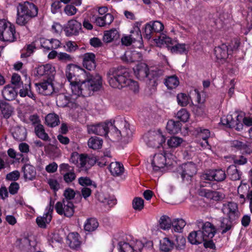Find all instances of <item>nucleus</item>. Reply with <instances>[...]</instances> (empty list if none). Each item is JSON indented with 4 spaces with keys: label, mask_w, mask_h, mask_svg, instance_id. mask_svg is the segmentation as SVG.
<instances>
[{
    "label": "nucleus",
    "mask_w": 252,
    "mask_h": 252,
    "mask_svg": "<svg viewBox=\"0 0 252 252\" xmlns=\"http://www.w3.org/2000/svg\"><path fill=\"white\" fill-rule=\"evenodd\" d=\"M159 43L162 44H166L169 50H170L171 47L173 46L174 42L169 37L162 34L159 37Z\"/></svg>",
    "instance_id": "nucleus-52"
},
{
    "label": "nucleus",
    "mask_w": 252,
    "mask_h": 252,
    "mask_svg": "<svg viewBox=\"0 0 252 252\" xmlns=\"http://www.w3.org/2000/svg\"><path fill=\"white\" fill-rule=\"evenodd\" d=\"M189 115L185 109H182L176 114V117L178 119L183 122H187L189 119Z\"/></svg>",
    "instance_id": "nucleus-55"
},
{
    "label": "nucleus",
    "mask_w": 252,
    "mask_h": 252,
    "mask_svg": "<svg viewBox=\"0 0 252 252\" xmlns=\"http://www.w3.org/2000/svg\"><path fill=\"white\" fill-rule=\"evenodd\" d=\"M2 95L5 100L11 101L15 99L17 96V93L13 87L7 85L3 88Z\"/></svg>",
    "instance_id": "nucleus-28"
},
{
    "label": "nucleus",
    "mask_w": 252,
    "mask_h": 252,
    "mask_svg": "<svg viewBox=\"0 0 252 252\" xmlns=\"http://www.w3.org/2000/svg\"><path fill=\"white\" fill-rule=\"evenodd\" d=\"M134 74L139 80H144L146 78L149 77L151 79L150 76L154 77L158 75L157 71L152 70L149 71L148 65L144 63L138 64L134 69Z\"/></svg>",
    "instance_id": "nucleus-7"
},
{
    "label": "nucleus",
    "mask_w": 252,
    "mask_h": 252,
    "mask_svg": "<svg viewBox=\"0 0 252 252\" xmlns=\"http://www.w3.org/2000/svg\"><path fill=\"white\" fill-rule=\"evenodd\" d=\"M186 223L183 219H178L172 222V226L175 232H180L185 226Z\"/></svg>",
    "instance_id": "nucleus-49"
},
{
    "label": "nucleus",
    "mask_w": 252,
    "mask_h": 252,
    "mask_svg": "<svg viewBox=\"0 0 252 252\" xmlns=\"http://www.w3.org/2000/svg\"><path fill=\"white\" fill-rule=\"evenodd\" d=\"M178 104L181 106H186L189 103V98L184 93H180L177 95Z\"/></svg>",
    "instance_id": "nucleus-50"
},
{
    "label": "nucleus",
    "mask_w": 252,
    "mask_h": 252,
    "mask_svg": "<svg viewBox=\"0 0 252 252\" xmlns=\"http://www.w3.org/2000/svg\"><path fill=\"white\" fill-rule=\"evenodd\" d=\"M128 82L126 84V87L129 88L130 90L136 93L139 91V85L137 82L129 78Z\"/></svg>",
    "instance_id": "nucleus-60"
},
{
    "label": "nucleus",
    "mask_w": 252,
    "mask_h": 252,
    "mask_svg": "<svg viewBox=\"0 0 252 252\" xmlns=\"http://www.w3.org/2000/svg\"><path fill=\"white\" fill-rule=\"evenodd\" d=\"M75 194V192L73 189L67 188L64 191L63 196H64V198L63 200L72 202L71 200L74 198Z\"/></svg>",
    "instance_id": "nucleus-58"
},
{
    "label": "nucleus",
    "mask_w": 252,
    "mask_h": 252,
    "mask_svg": "<svg viewBox=\"0 0 252 252\" xmlns=\"http://www.w3.org/2000/svg\"><path fill=\"white\" fill-rule=\"evenodd\" d=\"M183 142L182 138L178 137H172L167 141L168 145L172 148H176L179 146Z\"/></svg>",
    "instance_id": "nucleus-56"
},
{
    "label": "nucleus",
    "mask_w": 252,
    "mask_h": 252,
    "mask_svg": "<svg viewBox=\"0 0 252 252\" xmlns=\"http://www.w3.org/2000/svg\"><path fill=\"white\" fill-rule=\"evenodd\" d=\"M150 24L153 28L155 33H158L162 32L163 30L164 26L161 22L156 21L154 22H150Z\"/></svg>",
    "instance_id": "nucleus-59"
},
{
    "label": "nucleus",
    "mask_w": 252,
    "mask_h": 252,
    "mask_svg": "<svg viewBox=\"0 0 252 252\" xmlns=\"http://www.w3.org/2000/svg\"><path fill=\"white\" fill-rule=\"evenodd\" d=\"M67 244L72 249H76L81 245L79 234L77 232H71L67 236Z\"/></svg>",
    "instance_id": "nucleus-24"
},
{
    "label": "nucleus",
    "mask_w": 252,
    "mask_h": 252,
    "mask_svg": "<svg viewBox=\"0 0 252 252\" xmlns=\"http://www.w3.org/2000/svg\"><path fill=\"white\" fill-rule=\"evenodd\" d=\"M17 244L22 250L29 249L31 246H34V242L32 241V237H23L17 240Z\"/></svg>",
    "instance_id": "nucleus-34"
},
{
    "label": "nucleus",
    "mask_w": 252,
    "mask_h": 252,
    "mask_svg": "<svg viewBox=\"0 0 252 252\" xmlns=\"http://www.w3.org/2000/svg\"><path fill=\"white\" fill-rule=\"evenodd\" d=\"M57 213L66 217H72L74 213V206L72 202L63 200L57 202L55 206Z\"/></svg>",
    "instance_id": "nucleus-6"
},
{
    "label": "nucleus",
    "mask_w": 252,
    "mask_h": 252,
    "mask_svg": "<svg viewBox=\"0 0 252 252\" xmlns=\"http://www.w3.org/2000/svg\"><path fill=\"white\" fill-rule=\"evenodd\" d=\"M173 248V243L169 238H164L160 242V249L161 251L167 252Z\"/></svg>",
    "instance_id": "nucleus-46"
},
{
    "label": "nucleus",
    "mask_w": 252,
    "mask_h": 252,
    "mask_svg": "<svg viewBox=\"0 0 252 252\" xmlns=\"http://www.w3.org/2000/svg\"><path fill=\"white\" fill-rule=\"evenodd\" d=\"M45 122L47 125L50 127H55L60 122L59 116L54 113L48 114L45 117Z\"/></svg>",
    "instance_id": "nucleus-38"
},
{
    "label": "nucleus",
    "mask_w": 252,
    "mask_h": 252,
    "mask_svg": "<svg viewBox=\"0 0 252 252\" xmlns=\"http://www.w3.org/2000/svg\"><path fill=\"white\" fill-rule=\"evenodd\" d=\"M120 34L118 31L115 29H112L104 32L103 40L106 43H109L119 38Z\"/></svg>",
    "instance_id": "nucleus-29"
},
{
    "label": "nucleus",
    "mask_w": 252,
    "mask_h": 252,
    "mask_svg": "<svg viewBox=\"0 0 252 252\" xmlns=\"http://www.w3.org/2000/svg\"><path fill=\"white\" fill-rule=\"evenodd\" d=\"M113 20V16L110 13H106L103 16L96 17L95 23L98 26L104 27L111 24Z\"/></svg>",
    "instance_id": "nucleus-26"
},
{
    "label": "nucleus",
    "mask_w": 252,
    "mask_h": 252,
    "mask_svg": "<svg viewBox=\"0 0 252 252\" xmlns=\"http://www.w3.org/2000/svg\"><path fill=\"white\" fill-rule=\"evenodd\" d=\"M0 110L3 117L5 119L9 118L13 112L12 107L6 102L0 103Z\"/></svg>",
    "instance_id": "nucleus-36"
},
{
    "label": "nucleus",
    "mask_w": 252,
    "mask_h": 252,
    "mask_svg": "<svg viewBox=\"0 0 252 252\" xmlns=\"http://www.w3.org/2000/svg\"><path fill=\"white\" fill-rule=\"evenodd\" d=\"M226 177V174L225 171L221 169H218L212 170L208 174L203 175V178L210 181H216L217 182H222L224 181Z\"/></svg>",
    "instance_id": "nucleus-16"
},
{
    "label": "nucleus",
    "mask_w": 252,
    "mask_h": 252,
    "mask_svg": "<svg viewBox=\"0 0 252 252\" xmlns=\"http://www.w3.org/2000/svg\"><path fill=\"white\" fill-rule=\"evenodd\" d=\"M36 86L38 88L39 93L43 95H50L54 91L52 84L47 81L36 84Z\"/></svg>",
    "instance_id": "nucleus-25"
},
{
    "label": "nucleus",
    "mask_w": 252,
    "mask_h": 252,
    "mask_svg": "<svg viewBox=\"0 0 252 252\" xmlns=\"http://www.w3.org/2000/svg\"><path fill=\"white\" fill-rule=\"evenodd\" d=\"M24 173V178L26 180H32L35 178L36 172L35 168L32 165L27 164L22 167Z\"/></svg>",
    "instance_id": "nucleus-23"
},
{
    "label": "nucleus",
    "mask_w": 252,
    "mask_h": 252,
    "mask_svg": "<svg viewBox=\"0 0 252 252\" xmlns=\"http://www.w3.org/2000/svg\"><path fill=\"white\" fill-rule=\"evenodd\" d=\"M109 170L114 176H119L124 171L123 165L119 162H111L109 166Z\"/></svg>",
    "instance_id": "nucleus-30"
},
{
    "label": "nucleus",
    "mask_w": 252,
    "mask_h": 252,
    "mask_svg": "<svg viewBox=\"0 0 252 252\" xmlns=\"http://www.w3.org/2000/svg\"><path fill=\"white\" fill-rule=\"evenodd\" d=\"M50 47L48 48V50H55L61 47L62 43L61 41L55 38H51L50 39Z\"/></svg>",
    "instance_id": "nucleus-63"
},
{
    "label": "nucleus",
    "mask_w": 252,
    "mask_h": 252,
    "mask_svg": "<svg viewBox=\"0 0 252 252\" xmlns=\"http://www.w3.org/2000/svg\"><path fill=\"white\" fill-rule=\"evenodd\" d=\"M77 11V9L73 5L68 4L64 8V13L68 16H73Z\"/></svg>",
    "instance_id": "nucleus-62"
},
{
    "label": "nucleus",
    "mask_w": 252,
    "mask_h": 252,
    "mask_svg": "<svg viewBox=\"0 0 252 252\" xmlns=\"http://www.w3.org/2000/svg\"><path fill=\"white\" fill-rule=\"evenodd\" d=\"M221 211L230 220H236L239 217L237 204L233 202L223 204Z\"/></svg>",
    "instance_id": "nucleus-8"
},
{
    "label": "nucleus",
    "mask_w": 252,
    "mask_h": 252,
    "mask_svg": "<svg viewBox=\"0 0 252 252\" xmlns=\"http://www.w3.org/2000/svg\"><path fill=\"white\" fill-rule=\"evenodd\" d=\"M12 134L14 139L17 141H24L27 137V130L24 127L17 126L14 129Z\"/></svg>",
    "instance_id": "nucleus-32"
},
{
    "label": "nucleus",
    "mask_w": 252,
    "mask_h": 252,
    "mask_svg": "<svg viewBox=\"0 0 252 252\" xmlns=\"http://www.w3.org/2000/svg\"><path fill=\"white\" fill-rule=\"evenodd\" d=\"M188 240L191 244L197 245L203 242L205 239L202 235L201 230H199L190 232L188 236Z\"/></svg>",
    "instance_id": "nucleus-27"
},
{
    "label": "nucleus",
    "mask_w": 252,
    "mask_h": 252,
    "mask_svg": "<svg viewBox=\"0 0 252 252\" xmlns=\"http://www.w3.org/2000/svg\"><path fill=\"white\" fill-rule=\"evenodd\" d=\"M53 208V205L52 204L51 201H50L47 212L44 214L43 216L38 217L36 219V223L39 227L45 228L46 224L50 223L52 218V213Z\"/></svg>",
    "instance_id": "nucleus-15"
},
{
    "label": "nucleus",
    "mask_w": 252,
    "mask_h": 252,
    "mask_svg": "<svg viewBox=\"0 0 252 252\" xmlns=\"http://www.w3.org/2000/svg\"><path fill=\"white\" fill-rule=\"evenodd\" d=\"M35 49V44L33 43L27 45L23 50V52L21 55V58H27L30 56L34 52Z\"/></svg>",
    "instance_id": "nucleus-51"
},
{
    "label": "nucleus",
    "mask_w": 252,
    "mask_h": 252,
    "mask_svg": "<svg viewBox=\"0 0 252 252\" xmlns=\"http://www.w3.org/2000/svg\"><path fill=\"white\" fill-rule=\"evenodd\" d=\"M164 84L168 89H173L179 85V81L176 76L172 75L165 79Z\"/></svg>",
    "instance_id": "nucleus-43"
},
{
    "label": "nucleus",
    "mask_w": 252,
    "mask_h": 252,
    "mask_svg": "<svg viewBox=\"0 0 252 252\" xmlns=\"http://www.w3.org/2000/svg\"><path fill=\"white\" fill-rule=\"evenodd\" d=\"M136 32L137 35V37L136 38L134 37L132 35L126 36L123 37L121 39L122 44L126 46H128L130 45L133 41L138 39V38H141V35L140 34V32L139 30H138Z\"/></svg>",
    "instance_id": "nucleus-48"
},
{
    "label": "nucleus",
    "mask_w": 252,
    "mask_h": 252,
    "mask_svg": "<svg viewBox=\"0 0 252 252\" xmlns=\"http://www.w3.org/2000/svg\"><path fill=\"white\" fill-rule=\"evenodd\" d=\"M98 199L99 201L106 203L109 206L112 207L116 203V199L114 198H107L104 196L103 194L98 195Z\"/></svg>",
    "instance_id": "nucleus-57"
},
{
    "label": "nucleus",
    "mask_w": 252,
    "mask_h": 252,
    "mask_svg": "<svg viewBox=\"0 0 252 252\" xmlns=\"http://www.w3.org/2000/svg\"><path fill=\"white\" fill-rule=\"evenodd\" d=\"M35 132L36 135L43 140L48 141L50 139L48 134L45 131L43 126L41 124H38L35 126Z\"/></svg>",
    "instance_id": "nucleus-45"
},
{
    "label": "nucleus",
    "mask_w": 252,
    "mask_h": 252,
    "mask_svg": "<svg viewBox=\"0 0 252 252\" xmlns=\"http://www.w3.org/2000/svg\"><path fill=\"white\" fill-rule=\"evenodd\" d=\"M178 171L183 180H188L195 175L197 171L195 164L190 162L182 164Z\"/></svg>",
    "instance_id": "nucleus-12"
},
{
    "label": "nucleus",
    "mask_w": 252,
    "mask_h": 252,
    "mask_svg": "<svg viewBox=\"0 0 252 252\" xmlns=\"http://www.w3.org/2000/svg\"><path fill=\"white\" fill-rule=\"evenodd\" d=\"M231 146L232 148L237 150L240 151L242 153L250 154L252 153V150L250 148L251 144L248 142H243L237 140H235L231 142Z\"/></svg>",
    "instance_id": "nucleus-19"
},
{
    "label": "nucleus",
    "mask_w": 252,
    "mask_h": 252,
    "mask_svg": "<svg viewBox=\"0 0 252 252\" xmlns=\"http://www.w3.org/2000/svg\"><path fill=\"white\" fill-rule=\"evenodd\" d=\"M60 169L61 174L63 175V179L67 184H69L74 181L76 175L73 167L68 164L62 163L60 165Z\"/></svg>",
    "instance_id": "nucleus-9"
},
{
    "label": "nucleus",
    "mask_w": 252,
    "mask_h": 252,
    "mask_svg": "<svg viewBox=\"0 0 252 252\" xmlns=\"http://www.w3.org/2000/svg\"><path fill=\"white\" fill-rule=\"evenodd\" d=\"M181 124L179 121L170 120L167 123L166 129L169 133H178L181 130Z\"/></svg>",
    "instance_id": "nucleus-31"
},
{
    "label": "nucleus",
    "mask_w": 252,
    "mask_h": 252,
    "mask_svg": "<svg viewBox=\"0 0 252 252\" xmlns=\"http://www.w3.org/2000/svg\"><path fill=\"white\" fill-rule=\"evenodd\" d=\"M186 45L184 43L183 44H174L170 48V51L172 53H184L186 52Z\"/></svg>",
    "instance_id": "nucleus-53"
},
{
    "label": "nucleus",
    "mask_w": 252,
    "mask_h": 252,
    "mask_svg": "<svg viewBox=\"0 0 252 252\" xmlns=\"http://www.w3.org/2000/svg\"><path fill=\"white\" fill-rule=\"evenodd\" d=\"M144 140L148 146L158 148L165 143V138L160 130H152L145 135Z\"/></svg>",
    "instance_id": "nucleus-4"
},
{
    "label": "nucleus",
    "mask_w": 252,
    "mask_h": 252,
    "mask_svg": "<svg viewBox=\"0 0 252 252\" xmlns=\"http://www.w3.org/2000/svg\"><path fill=\"white\" fill-rule=\"evenodd\" d=\"M231 53V50H229L228 46L225 44H222L214 49V54L218 62L225 61Z\"/></svg>",
    "instance_id": "nucleus-14"
},
{
    "label": "nucleus",
    "mask_w": 252,
    "mask_h": 252,
    "mask_svg": "<svg viewBox=\"0 0 252 252\" xmlns=\"http://www.w3.org/2000/svg\"><path fill=\"white\" fill-rule=\"evenodd\" d=\"M204 196L208 199L219 201L225 198V195L219 191L207 190L204 191Z\"/></svg>",
    "instance_id": "nucleus-33"
},
{
    "label": "nucleus",
    "mask_w": 252,
    "mask_h": 252,
    "mask_svg": "<svg viewBox=\"0 0 252 252\" xmlns=\"http://www.w3.org/2000/svg\"><path fill=\"white\" fill-rule=\"evenodd\" d=\"M109 85L114 88L121 89L125 87L129 81L130 73L128 69L120 67L112 68L107 73Z\"/></svg>",
    "instance_id": "nucleus-2"
},
{
    "label": "nucleus",
    "mask_w": 252,
    "mask_h": 252,
    "mask_svg": "<svg viewBox=\"0 0 252 252\" xmlns=\"http://www.w3.org/2000/svg\"><path fill=\"white\" fill-rule=\"evenodd\" d=\"M132 206L134 210L141 211L144 208V200L140 197H135L132 201Z\"/></svg>",
    "instance_id": "nucleus-54"
},
{
    "label": "nucleus",
    "mask_w": 252,
    "mask_h": 252,
    "mask_svg": "<svg viewBox=\"0 0 252 252\" xmlns=\"http://www.w3.org/2000/svg\"><path fill=\"white\" fill-rule=\"evenodd\" d=\"M83 65L89 70H94L96 66L95 55L92 53H87L84 54Z\"/></svg>",
    "instance_id": "nucleus-20"
},
{
    "label": "nucleus",
    "mask_w": 252,
    "mask_h": 252,
    "mask_svg": "<svg viewBox=\"0 0 252 252\" xmlns=\"http://www.w3.org/2000/svg\"><path fill=\"white\" fill-rule=\"evenodd\" d=\"M58 60L62 62L67 63L72 62L73 58L66 53L60 52L58 55Z\"/></svg>",
    "instance_id": "nucleus-61"
},
{
    "label": "nucleus",
    "mask_w": 252,
    "mask_h": 252,
    "mask_svg": "<svg viewBox=\"0 0 252 252\" xmlns=\"http://www.w3.org/2000/svg\"><path fill=\"white\" fill-rule=\"evenodd\" d=\"M119 252H134V251L141 252L144 246L140 241H137L135 245L132 247L128 243L120 242L118 244Z\"/></svg>",
    "instance_id": "nucleus-17"
},
{
    "label": "nucleus",
    "mask_w": 252,
    "mask_h": 252,
    "mask_svg": "<svg viewBox=\"0 0 252 252\" xmlns=\"http://www.w3.org/2000/svg\"><path fill=\"white\" fill-rule=\"evenodd\" d=\"M36 73L39 76L47 75L50 78L55 74V69L50 64L40 65L36 69Z\"/></svg>",
    "instance_id": "nucleus-21"
},
{
    "label": "nucleus",
    "mask_w": 252,
    "mask_h": 252,
    "mask_svg": "<svg viewBox=\"0 0 252 252\" xmlns=\"http://www.w3.org/2000/svg\"><path fill=\"white\" fill-rule=\"evenodd\" d=\"M172 221L169 217L167 216H162L159 220V225L160 228L165 230L171 227Z\"/></svg>",
    "instance_id": "nucleus-47"
},
{
    "label": "nucleus",
    "mask_w": 252,
    "mask_h": 252,
    "mask_svg": "<svg viewBox=\"0 0 252 252\" xmlns=\"http://www.w3.org/2000/svg\"><path fill=\"white\" fill-rule=\"evenodd\" d=\"M85 72L84 69L75 64H68L66 67L65 75L73 92L72 100L77 96H90L94 92L99 91L102 87L101 77L98 74L91 76L84 81H78L77 78L84 74Z\"/></svg>",
    "instance_id": "nucleus-1"
},
{
    "label": "nucleus",
    "mask_w": 252,
    "mask_h": 252,
    "mask_svg": "<svg viewBox=\"0 0 252 252\" xmlns=\"http://www.w3.org/2000/svg\"><path fill=\"white\" fill-rule=\"evenodd\" d=\"M19 95L21 97L29 96L33 100H35L36 96L34 94L32 93L31 91V83L25 84V86L19 91Z\"/></svg>",
    "instance_id": "nucleus-37"
},
{
    "label": "nucleus",
    "mask_w": 252,
    "mask_h": 252,
    "mask_svg": "<svg viewBox=\"0 0 252 252\" xmlns=\"http://www.w3.org/2000/svg\"><path fill=\"white\" fill-rule=\"evenodd\" d=\"M16 39L14 25L5 20H0V40L5 42H14Z\"/></svg>",
    "instance_id": "nucleus-3"
},
{
    "label": "nucleus",
    "mask_w": 252,
    "mask_h": 252,
    "mask_svg": "<svg viewBox=\"0 0 252 252\" xmlns=\"http://www.w3.org/2000/svg\"><path fill=\"white\" fill-rule=\"evenodd\" d=\"M234 220H230L229 218H223L222 219L220 226V229L222 230L221 234H224L231 229L233 226L232 222Z\"/></svg>",
    "instance_id": "nucleus-44"
},
{
    "label": "nucleus",
    "mask_w": 252,
    "mask_h": 252,
    "mask_svg": "<svg viewBox=\"0 0 252 252\" xmlns=\"http://www.w3.org/2000/svg\"><path fill=\"white\" fill-rule=\"evenodd\" d=\"M11 83L17 88H20L23 84L22 82L21 81L20 76L17 73H14L12 75Z\"/></svg>",
    "instance_id": "nucleus-64"
},
{
    "label": "nucleus",
    "mask_w": 252,
    "mask_h": 252,
    "mask_svg": "<svg viewBox=\"0 0 252 252\" xmlns=\"http://www.w3.org/2000/svg\"><path fill=\"white\" fill-rule=\"evenodd\" d=\"M98 226V222L94 218L87 220L84 224V229L88 232H92L96 230Z\"/></svg>",
    "instance_id": "nucleus-40"
},
{
    "label": "nucleus",
    "mask_w": 252,
    "mask_h": 252,
    "mask_svg": "<svg viewBox=\"0 0 252 252\" xmlns=\"http://www.w3.org/2000/svg\"><path fill=\"white\" fill-rule=\"evenodd\" d=\"M227 173L231 180L236 181L240 179L241 174L235 165L229 166L227 168Z\"/></svg>",
    "instance_id": "nucleus-39"
},
{
    "label": "nucleus",
    "mask_w": 252,
    "mask_h": 252,
    "mask_svg": "<svg viewBox=\"0 0 252 252\" xmlns=\"http://www.w3.org/2000/svg\"><path fill=\"white\" fill-rule=\"evenodd\" d=\"M109 129L117 130V127L111 123H101L87 126V130L89 134H94L100 136H106Z\"/></svg>",
    "instance_id": "nucleus-5"
},
{
    "label": "nucleus",
    "mask_w": 252,
    "mask_h": 252,
    "mask_svg": "<svg viewBox=\"0 0 252 252\" xmlns=\"http://www.w3.org/2000/svg\"><path fill=\"white\" fill-rule=\"evenodd\" d=\"M17 7L32 18L35 17L38 13L37 7L33 3L28 1L19 3Z\"/></svg>",
    "instance_id": "nucleus-13"
},
{
    "label": "nucleus",
    "mask_w": 252,
    "mask_h": 252,
    "mask_svg": "<svg viewBox=\"0 0 252 252\" xmlns=\"http://www.w3.org/2000/svg\"><path fill=\"white\" fill-rule=\"evenodd\" d=\"M198 226L200 227V230H201L205 240L212 239L214 237L216 230L215 226L211 223L209 222L203 223L202 221H198Z\"/></svg>",
    "instance_id": "nucleus-10"
},
{
    "label": "nucleus",
    "mask_w": 252,
    "mask_h": 252,
    "mask_svg": "<svg viewBox=\"0 0 252 252\" xmlns=\"http://www.w3.org/2000/svg\"><path fill=\"white\" fill-rule=\"evenodd\" d=\"M73 92L70 95V97H68L63 94H60L57 95L56 96V103L59 107H65L69 103H75L79 105L81 103L80 98H83L84 97L83 96H77L74 99H72Z\"/></svg>",
    "instance_id": "nucleus-11"
},
{
    "label": "nucleus",
    "mask_w": 252,
    "mask_h": 252,
    "mask_svg": "<svg viewBox=\"0 0 252 252\" xmlns=\"http://www.w3.org/2000/svg\"><path fill=\"white\" fill-rule=\"evenodd\" d=\"M166 164V158L162 154H155L152 160V164L153 169L157 171L163 168Z\"/></svg>",
    "instance_id": "nucleus-22"
},
{
    "label": "nucleus",
    "mask_w": 252,
    "mask_h": 252,
    "mask_svg": "<svg viewBox=\"0 0 252 252\" xmlns=\"http://www.w3.org/2000/svg\"><path fill=\"white\" fill-rule=\"evenodd\" d=\"M16 23L20 26L25 25L32 18L25 14L23 11L17 7Z\"/></svg>",
    "instance_id": "nucleus-35"
},
{
    "label": "nucleus",
    "mask_w": 252,
    "mask_h": 252,
    "mask_svg": "<svg viewBox=\"0 0 252 252\" xmlns=\"http://www.w3.org/2000/svg\"><path fill=\"white\" fill-rule=\"evenodd\" d=\"M76 157L77 158V162L79 163L80 167L87 169V156L83 154L79 155L78 154H75V155H72L71 159L73 163H75L73 158H75Z\"/></svg>",
    "instance_id": "nucleus-42"
},
{
    "label": "nucleus",
    "mask_w": 252,
    "mask_h": 252,
    "mask_svg": "<svg viewBox=\"0 0 252 252\" xmlns=\"http://www.w3.org/2000/svg\"><path fill=\"white\" fill-rule=\"evenodd\" d=\"M103 141L101 139L94 136L91 137L88 141V145L90 148L94 150L99 149L101 148Z\"/></svg>",
    "instance_id": "nucleus-41"
},
{
    "label": "nucleus",
    "mask_w": 252,
    "mask_h": 252,
    "mask_svg": "<svg viewBox=\"0 0 252 252\" xmlns=\"http://www.w3.org/2000/svg\"><path fill=\"white\" fill-rule=\"evenodd\" d=\"M81 24L75 20H71L68 22L67 26L64 30L65 34L68 36L77 34L81 30Z\"/></svg>",
    "instance_id": "nucleus-18"
}]
</instances>
